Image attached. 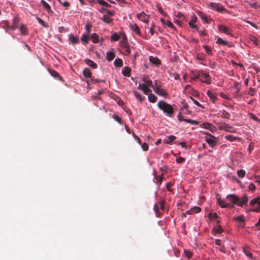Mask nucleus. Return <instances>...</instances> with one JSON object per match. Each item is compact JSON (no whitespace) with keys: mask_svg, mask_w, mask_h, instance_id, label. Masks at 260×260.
<instances>
[{"mask_svg":"<svg viewBox=\"0 0 260 260\" xmlns=\"http://www.w3.org/2000/svg\"><path fill=\"white\" fill-rule=\"evenodd\" d=\"M130 27L133 31H135L139 36H141V32L140 28L136 24H132Z\"/></svg>","mask_w":260,"mask_h":260,"instance_id":"412c9836","label":"nucleus"},{"mask_svg":"<svg viewBox=\"0 0 260 260\" xmlns=\"http://www.w3.org/2000/svg\"><path fill=\"white\" fill-rule=\"evenodd\" d=\"M37 20H38V22L43 26L45 27H48V24L42 19H41L39 17L36 18Z\"/></svg>","mask_w":260,"mask_h":260,"instance_id":"a19ab883","label":"nucleus"},{"mask_svg":"<svg viewBox=\"0 0 260 260\" xmlns=\"http://www.w3.org/2000/svg\"><path fill=\"white\" fill-rule=\"evenodd\" d=\"M112 117H113V118L115 120H116L118 123H121V118H120L118 116H117V115H116V114H114V115H113Z\"/></svg>","mask_w":260,"mask_h":260,"instance_id":"e2e57ef3","label":"nucleus"},{"mask_svg":"<svg viewBox=\"0 0 260 260\" xmlns=\"http://www.w3.org/2000/svg\"><path fill=\"white\" fill-rule=\"evenodd\" d=\"M83 74L86 78H91V72L89 68L84 69Z\"/></svg>","mask_w":260,"mask_h":260,"instance_id":"bb28decb","label":"nucleus"},{"mask_svg":"<svg viewBox=\"0 0 260 260\" xmlns=\"http://www.w3.org/2000/svg\"><path fill=\"white\" fill-rule=\"evenodd\" d=\"M221 116L222 118L229 119L231 117V115L229 112H226L225 110H223L222 111V115Z\"/></svg>","mask_w":260,"mask_h":260,"instance_id":"4c0bfd02","label":"nucleus"},{"mask_svg":"<svg viewBox=\"0 0 260 260\" xmlns=\"http://www.w3.org/2000/svg\"><path fill=\"white\" fill-rule=\"evenodd\" d=\"M137 17L138 18L143 21V22H147V21H148V16L145 14L144 12H142L139 14H138L137 15Z\"/></svg>","mask_w":260,"mask_h":260,"instance_id":"dca6fc26","label":"nucleus"},{"mask_svg":"<svg viewBox=\"0 0 260 260\" xmlns=\"http://www.w3.org/2000/svg\"><path fill=\"white\" fill-rule=\"evenodd\" d=\"M91 27V26L90 24H87L86 25V26H85V29H86V32H85V34H88V35L90 34V31Z\"/></svg>","mask_w":260,"mask_h":260,"instance_id":"338daca9","label":"nucleus"},{"mask_svg":"<svg viewBox=\"0 0 260 260\" xmlns=\"http://www.w3.org/2000/svg\"><path fill=\"white\" fill-rule=\"evenodd\" d=\"M90 39L94 43H98L99 41V36L96 34H93Z\"/></svg>","mask_w":260,"mask_h":260,"instance_id":"ea45409f","label":"nucleus"},{"mask_svg":"<svg viewBox=\"0 0 260 260\" xmlns=\"http://www.w3.org/2000/svg\"><path fill=\"white\" fill-rule=\"evenodd\" d=\"M157 107L161 110L167 116L172 117L174 114V108L170 104L164 101H160L158 102Z\"/></svg>","mask_w":260,"mask_h":260,"instance_id":"f257e3e1","label":"nucleus"},{"mask_svg":"<svg viewBox=\"0 0 260 260\" xmlns=\"http://www.w3.org/2000/svg\"><path fill=\"white\" fill-rule=\"evenodd\" d=\"M49 72L50 74L51 75V76H53V77H54L55 78H56V79L60 78V77L59 74L55 71H54L52 70H50L49 71Z\"/></svg>","mask_w":260,"mask_h":260,"instance_id":"f704fd0d","label":"nucleus"},{"mask_svg":"<svg viewBox=\"0 0 260 260\" xmlns=\"http://www.w3.org/2000/svg\"><path fill=\"white\" fill-rule=\"evenodd\" d=\"M41 3L42 4L44 9L45 10L47 13L49 14L52 13L51 7L46 1L44 0H41Z\"/></svg>","mask_w":260,"mask_h":260,"instance_id":"2eb2a0df","label":"nucleus"},{"mask_svg":"<svg viewBox=\"0 0 260 260\" xmlns=\"http://www.w3.org/2000/svg\"><path fill=\"white\" fill-rule=\"evenodd\" d=\"M226 199L233 204L232 205L234 204L238 205L239 197L237 196L234 194H229L226 196Z\"/></svg>","mask_w":260,"mask_h":260,"instance_id":"0eeeda50","label":"nucleus"},{"mask_svg":"<svg viewBox=\"0 0 260 260\" xmlns=\"http://www.w3.org/2000/svg\"><path fill=\"white\" fill-rule=\"evenodd\" d=\"M208 96L209 97L210 100L213 102H215L217 100V94L213 90H209L207 92Z\"/></svg>","mask_w":260,"mask_h":260,"instance_id":"ddd939ff","label":"nucleus"},{"mask_svg":"<svg viewBox=\"0 0 260 260\" xmlns=\"http://www.w3.org/2000/svg\"><path fill=\"white\" fill-rule=\"evenodd\" d=\"M190 81H197L198 79H200V70L199 71H192L190 72Z\"/></svg>","mask_w":260,"mask_h":260,"instance_id":"6e6552de","label":"nucleus"},{"mask_svg":"<svg viewBox=\"0 0 260 260\" xmlns=\"http://www.w3.org/2000/svg\"><path fill=\"white\" fill-rule=\"evenodd\" d=\"M89 35L84 33L83 34L81 37V41L83 42V43L86 44L88 43L89 38Z\"/></svg>","mask_w":260,"mask_h":260,"instance_id":"c85d7f7f","label":"nucleus"},{"mask_svg":"<svg viewBox=\"0 0 260 260\" xmlns=\"http://www.w3.org/2000/svg\"><path fill=\"white\" fill-rule=\"evenodd\" d=\"M218 27V30L220 32H223L230 36H233V35L232 34V30L229 27H228L223 25H219Z\"/></svg>","mask_w":260,"mask_h":260,"instance_id":"423d86ee","label":"nucleus"},{"mask_svg":"<svg viewBox=\"0 0 260 260\" xmlns=\"http://www.w3.org/2000/svg\"><path fill=\"white\" fill-rule=\"evenodd\" d=\"M150 62L156 66H158L160 64V60L156 57H153L152 56H150L149 58Z\"/></svg>","mask_w":260,"mask_h":260,"instance_id":"f3484780","label":"nucleus"},{"mask_svg":"<svg viewBox=\"0 0 260 260\" xmlns=\"http://www.w3.org/2000/svg\"><path fill=\"white\" fill-rule=\"evenodd\" d=\"M237 174L240 178H243L245 175V171L244 170H240L238 171Z\"/></svg>","mask_w":260,"mask_h":260,"instance_id":"c03bdc74","label":"nucleus"},{"mask_svg":"<svg viewBox=\"0 0 260 260\" xmlns=\"http://www.w3.org/2000/svg\"><path fill=\"white\" fill-rule=\"evenodd\" d=\"M203 48L205 49L206 52L208 54H212V49L207 45L203 46Z\"/></svg>","mask_w":260,"mask_h":260,"instance_id":"49530a36","label":"nucleus"},{"mask_svg":"<svg viewBox=\"0 0 260 260\" xmlns=\"http://www.w3.org/2000/svg\"><path fill=\"white\" fill-rule=\"evenodd\" d=\"M217 203L221 208H232L234 207V206L231 204L226 203L220 197L217 198Z\"/></svg>","mask_w":260,"mask_h":260,"instance_id":"1a4fd4ad","label":"nucleus"},{"mask_svg":"<svg viewBox=\"0 0 260 260\" xmlns=\"http://www.w3.org/2000/svg\"><path fill=\"white\" fill-rule=\"evenodd\" d=\"M106 59L108 61H111L115 57V53L113 51H109L107 53Z\"/></svg>","mask_w":260,"mask_h":260,"instance_id":"393cba45","label":"nucleus"},{"mask_svg":"<svg viewBox=\"0 0 260 260\" xmlns=\"http://www.w3.org/2000/svg\"><path fill=\"white\" fill-rule=\"evenodd\" d=\"M121 43V47L123 48H126L128 46L127 41L125 39H124L123 41H121L120 42Z\"/></svg>","mask_w":260,"mask_h":260,"instance_id":"8fccbe9b","label":"nucleus"},{"mask_svg":"<svg viewBox=\"0 0 260 260\" xmlns=\"http://www.w3.org/2000/svg\"><path fill=\"white\" fill-rule=\"evenodd\" d=\"M152 88L153 89L154 92L156 93L158 90L161 88V82L155 80Z\"/></svg>","mask_w":260,"mask_h":260,"instance_id":"aec40b11","label":"nucleus"},{"mask_svg":"<svg viewBox=\"0 0 260 260\" xmlns=\"http://www.w3.org/2000/svg\"><path fill=\"white\" fill-rule=\"evenodd\" d=\"M114 64L116 67H121L123 65V61L121 59L117 58L114 60Z\"/></svg>","mask_w":260,"mask_h":260,"instance_id":"2f4dec72","label":"nucleus"},{"mask_svg":"<svg viewBox=\"0 0 260 260\" xmlns=\"http://www.w3.org/2000/svg\"><path fill=\"white\" fill-rule=\"evenodd\" d=\"M202 82L207 84H210L211 83V77L209 75L203 70H200V79Z\"/></svg>","mask_w":260,"mask_h":260,"instance_id":"7ed1b4c3","label":"nucleus"},{"mask_svg":"<svg viewBox=\"0 0 260 260\" xmlns=\"http://www.w3.org/2000/svg\"><path fill=\"white\" fill-rule=\"evenodd\" d=\"M248 197L247 195L244 194L241 198H239L238 206L242 207L246 204L248 201Z\"/></svg>","mask_w":260,"mask_h":260,"instance_id":"9d476101","label":"nucleus"},{"mask_svg":"<svg viewBox=\"0 0 260 260\" xmlns=\"http://www.w3.org/2000/svg\"><path fill=\"white\" fill-rule=\"evenodd\" d=\"M250 205L252 207L250 209L251 211L258 212L260 211V200L258 198L252 200L250 202Z\"/></svg>","mask_w":260,"mask_h":260,"instance_id":"20e7f679","label":"nucleus"},{"mask_svg":"<svg viewBox=\"0 0 260 260\" xmlns=\"http://www.w3.org/2000/svg\"><path fill=\"white\" fill-rule=\"evenodd\" d=\"M225 138L226 140H228L230 141H231V142L234 141L238 139V137H234L231 135H226L225 136Z\"/></svg>","mask_w":260,"mask_h":260,"instance_id":"58836bf2","label":"nucleus"},{"mask_svg":"<svg viewBox=\"0 0 260 260\" xmlns=\"http://www.w3.org/2000/svg\"><path fill=\"white\" fill-rule=\"evenodd\" d=\"M156 94L163 96H167L168 95V92L166 91V90L165 89L161 88L159 90H158L156 92Z\"/></svg>","mask_w":260,"mask_h":260,"instance_id":"7c9ffc66","label":"nucleus"},{"mask_svg":"<svg viewBox=\"0 0 260 260\" xmlns=\"http://www.w3.org/2000/svg\"><path fill=\"white\" fill-rule=\"evenodd\" d=\"M218 128L220 130H223L230 133L236 132V129L234 127L225 123H220L219 124Z\"/></svg>","mask_w":260,"mask_h":260,"instance_id":"39448f33","label":"nucleus"},{"mask_svg":"<svg viewBox=\"0 0 260 260\" xmlns=\"http://www.w3.org/2000/svg\"><path fill=\"white\" fill-rule=\"evenodd\" d=\"M98 2L100 5L106 6V7H108L110 6L109 4H108L106 2H105L104 0H98Z\"/></svg>","mask_w":260,"mask_h":260,"instance_id":"13d9d810","label":"nucleus"},{"mask_svg":"<svg viewBox=\"0 0 260 260\" xmlns=\"http://www.w3.org/2000/svg\"><path fill=\"white\" fill-rule=\"evenodd\" d=\"M216 43L220 45H227L228 42L220 38H218Z\"/></svg>","mask_w":260,"mask_h":260,"instance_id":"79ce46f5","label":"nucleus"},{"mask_svg":"<svg viewBox=\"0 0 260 260\" xmlns=\"http://www.w3.org/2000/svg\"><path fill=\"white\" fill-rule=\"evenodd\" d=\"M69 39L73 44H77L79 42V40L78 38L74 36L72 34H70L69 35Z\"/></svg>","mask_w":260,"mask_h":260,"instance_id":"6ab92c4d","label":"nucleus"},{"mask_svg":"<svg viewBox=\"0 0 260 260\" xmlns=\"http://www.w3.org/2000/svg\"><path fill=\"white\" fill-rule=\"evenodd\" d=\"M184 253L188 259L192 256V253L189 250H184Z\"/></svg>","mask_w":260,"mask_h":260,"instance_id":"864d4df0","label":"nucleus"},{"mask_svg":"<svg viewBox=\"0 0 260 260\" xmlns=\"http://www.w3.org/2000/svg\"><path fill=\"white\" fill-rule=\"evenodd\" d=\"M197 14L205 23H209L212 20V19L209 18L207 15L201 11H198Z\"/></svg>","mask_w":260,"mask_h":260,"instance_id":"9b49d317","label":"nucleus"},{"mask_svg":"<svg viewBox=\"0 0 260 260\" xmlns=\"http://www.w3.org/2000/svg\"><path fill=\"white\" fill-rule=\"evenodd\" d=\"M250 41L253 42L254 45L256 46L258 45V40L255 37L252 36L250 37Z\"/></svg>","mask_w":260,"mask_h":260,"instance_id":"09e8293b","label":"nucleus"},{"mask_svg":"<svg viewBox=\"0 0 260 260\" xmlns=\"http://www.w3.org/2000/svg\"><path fill=\"white\" fill-rule=\"evenodd\" d=\"M123 51H124V54L125 55H128L130 54L131 53V50H130V49L129 48V47H127L126 48H123Z\"/></svg>","mask_w":260,"mask_h":260,"instance_id":"4d7b16f0","label":"nucleus"},{"mask_svg":"<svg viewBox=\"0 0 260 260\" xmlns=\"http://www.w3.org/2000/svg\"><path fill=\"white\" fill-rule=\"evenodd\" d=\"M213 231L214 232L215 234H220L223 232V229L220 226H218L217 227H214L213 229Z\"/></svg>","mask_w":260,"mask_h":260,"instance_id":"e433bc0d","label":"nucleus"},{"mask_svg":"<svg viewBox=\"0 0 260 260\" xmlns=\"http://www.w3.org/2000/svg\"><path fill=\"white\" fill-rule=\"evenodd\" d=\"M141 145L144 151H146L148 150V146L146 143L144 142L143 144H141Z\"/></svg>","mask_w":260,"mask_h":260,"instance_id":"052dcab7","label":"nucleus"},{"mask_svg":"<svg viewBox=\"0 0 260 260\" xmlns=\"http://www.w3.org/2000/svg\"><path fill=\"white\" fill-rule=\"evenodd\" d=\"M208 216L211 218H213L214 219H217L218 218V216L217 213L214 212L213 213H209Z\"/></svg>","mask_w":260,"mask_h":260,"instance_id":"5fc2aeb1","label":"nucleus"},{"mask_svg":"<svg viewBox=\"0 0 260 260\" xmlns=\"http://www.w3.org/2000/svg\"><path fill=\"white\" fill-rule=\"evenodd\" d=\"M235 220L239 222V226H243L244 225V216L243 215H240L235 218Z\"/></svg>","mask_w":260,"mask_h":260,"instance_id":"a878e982","label":"nucleus"},{"mask_svg":"<svg viewBox=\"0 0 260 260\" xmlns=\"http://www.w3.org/2000/svg\"><path fill=\"white\" fill-rule=\"evenodd\" d=\"M103 11H105L108 15L111 16H113L114 14V12L113 11L109 10L103 9Z\"/></svg>","mask_w":260,"mask_h":260,"instance_id":"0e129e2a","label":"nucleus"},{"mask_svg":"<svg viewBox=\"0 0 260 260\" xmlns=\"http://www.w3.org/2000/svg\"><path fill=\"white\" fill-rule=\"evenodd\" d=\"M190 99L191 100V101L193 102V103L195 105H196L197 106H198L199 107L203 108L202 105L201 104H200V103L198 101H197L196 100L194 99L193 98H192L191 97L190 98Z\"/></svg>","mask_w":260,"mask_h":260,"instance_id":"bf43d9fd","label":"nucleus"},{"mask_svg":"<svg viewBox=\"0 0 260 260\" xmlns=\"http://www.w3.org/2000/svg\"><path fill=\"white\" fill-rule=\"evenodd\" d=\"M138 89L142 90L145 94H148L149 93L151 92V89H149L144 83H140L138 87Z\"/></svg>","mask_w":260,"mask_h":260,"instance_id":"f8f14e48","label":"nucleus"},{"mask_svg":"<svg viewBox=\"0 0 260 260\" xmlns=\"http://www.w3.org/2000/svg\"><path fill=\"white\" fill-rule=\"evenodd\" d=\"M201 211V208L199 207H194L190 210L186 211V213L188 214H192L194 213H197Z\"/></svg>","mask_w":260,"mask_h":260,"instance_id":"a211bd4d","label":"nucleus"},{"mask_svg":"<svg viewBox=\"0 0 260 260\" xmlns=\"http://www.w3.org/2000/svg\"><path fill=\"white\" fill-rule=\"evenodd\" d=\"M102 20L107 24L112 23V19L107 15H104Z\"/></svg>","mask_w":260,"mask_h":260,"instance_id":"c756f323","label":"nucleus"},{"mask_svg":"<svg viewBox=\"0 0 260 260\" xmlns=\"http://www.w3.org/2000/svg\"><path fill=\"white\" fill-rule=\"evenodd\" d=\"M208 6L213 10H216L219 13H223L226 11L224 7L219 3L211 2L209 4Z\"/></svg>","mask_w":260,"mask_h":260,"instance_id":"f03ea898","label":"nucleus"},{"mask_svg":"<svg viewBox=\"0 0 260 260\" xmlns=\"http://www.w3.org/2000/svg\"><path fill=\"white\" fill-rule=\"evenodd\" d=\"M185 161V158L182 157H177L176 159V161L178 164L182 163Z\"/></svg>","mask_w":260,"mask_h":260,"instance_id":"680f3d73","label":"nucleus"},{"mask_svg":"<svg viewBox=\"0 0 260 260\" xmlns=\"http://www.w3.org/2000/svg\"><path fill=\"white\" fill-rule=\"evenodd\" d=\"M149 101L151 103H155L157 100V98L152 93H150L148 96Z\"/></svg>","mask_w":260,"mask_h":260,"instance_id":"473e14b6","label":"nucleus"},{"mask_svg":"<svg viewBox=\"0 0 260 260\" xmlns=\"http://www.w3.org/2000/svg\"><path fill=\"white\" fill-rule=\"evenodd\" d=\"M210 136L212 138H206V141L211 147H213L216 144V138L211 135Z\"/></svg>","mask_w":260,"mask_h":260,"instance_id":"4468645a","label":"nucleus"},{"mask_svg":"<svg viewBox=\"0 0 260 260\" xmlns=\"http://www.w3.org/2000/svg\"><path fill=\"white\" fill-rule=\"evenodd\" d=\"M111 40L114 41H117L119 39V36L117 33H114L111 36Z\"/></svg>","mask_w":260,"mask_h":260,"instance_id":"de8ad7c7","label":"nucleus"},{"mask_svg":"<svg viewBox=\"0 0 260 260\" xmlns=\"http://www.w3.org/2000/svg\"><path fill=\"white\" fill-rule=\"evenodd\" d=\"M176 137L173 135H171L167 137L164 140V142L166 144H171L172 142L175 140Z\"/></svg>","mask_w":260,"mask_h":260,"instance_id":"4be33fe9","label":"nucleus"},{"mask_svg":"<svg viewBox=\"0 0 260 260\" xmlns=\"http://www.w3.org/2000/svg\"><path fill=\"white\" fill-rule=\"evenodd\" d=\"M255 90L254 88H249V91L248 92V94L250 96H254L255 94Z\"/></svg>","mask_w":260,"mask_h":260,"instance_id":"774afa93","label":"nucleus"},{"mask_svg":"<svg viewBox=\"0 0 260 260\" xmlns=\"http://www.w3.org/2000/svg\"><path fill=\"white\" fill-rule=\"evenodd\" d=\"M134 94L137 99L139 100L141 103H142L145 99V97L142 96L141 94L136 91H134Z\"/></svg>","mask_w":260,"mask_h":260,"instance_id":"cd10ccee","label":"nucleus"},{"mask_svg":"<svg viewBox=\"0 0 260 260\" xmlns=\"http://www.w3.org/2000/svg\"><path fill=\"white\" fill-rule=\"evenodd\" d=\"M144 81L145 82V84L147 87L150 86L153 88V86L154 85L153 84L152 81L151 80H145Z\"/></svg>","mask_w":260,"mask_h":260,"instance_id":"69168bd1","label":"nucleus"},{"mask_svg":"<svg viewBox=\"0 0 260 260\" xmlns=\"http://www.w3.org/2000/svg\"><path fill=\"white\" fill-rule=\"evenodd\" d=\"M164 26H167L170 28L175 29V27H174L173 23L170 20H166V23Z\"/></svg>","mask_w":260,"mask_h":260,"instance_id":"a18cd8bd","label":"nucleus"},{"mask_svg":"<svg viewBox=\"0 0 260 260\" xmlns=\"http://www.w3.org/2000/svg\"><path fill=\"white\" fill-rule=\"evenodd\" d=\"M243 252L249 257L252 258V253L247 250L245 248H244L243 249Z\"/></svg>","mask_w":260,"mask_h":260,"instance_id":"3c124183","label":"nucleus"},{"mask_svg":"<svg viewBox=\"0 0 260 260\" xmlns=\"http://www.w3.org/2000/svg\"><path fill=\"white\" fill-rule=\"evenodd\" d=\"M195 20L192 19L188 23L189 26L192 28H194L196 29H198V27L196 25L193 24V22H194Z\"/></svg>","mask_w":260,"mask_h":260,"instance_id":"603ef678","label":"nucleus"},{"mask_svg":"<svg viewBox=\"0 0 260 260\" xmlns=\"http://www.w3.org/2000/svg\"><path fill=\"white\" fill-rule=\"evenodd\" d=\"M84 62L89 67H91L93 69L97 68V64L93 62L92 60L89 59H85L84 60Z\"/></svg>","mask_w":260,"mask_h":260,"instance_id":"5701e85b","label":"nucleus"},{"mask_svg":"<svg viewBox=\"0 0 260 260\" xmlns=\"http://www.w3.org/2000/svg\"><path fill=\"white\" fill-rule=\"evenodd\" d=\"M131 69L128 67H125L123 70L122 73L123 75V76L125 77H129L131 75Z\"/></svg>","mask_w":260,"mask_h":260,"instance_id":"b1692460","label":"nucleus"},{"mask_svg":"<svg viewBox=\"0 0 260 260\" xmlns=\"http://www.w3.org/2000/svg\"><path fill=\"white\" fill-rule=\"evenodd\" d=\"M183 121L187 123H189L191 124L198 125L199 123V122L197 121L192 120L190 119H183Z\"/></svg>","mask_w":260,"mask_h":260,"instance_id":"37998d69","label":"nucleus"},{"mask_svg":"<svg viewBox=\"0 0 260 260\" xmlns=\"http://www.w3.org/2000/svg\"><path fill=\"white\" fill-rule=\"evenodd\" d=\"M18 18H14L13 20V23L12 25L11 26L10 28L12 29H15L18 27Z\"/></svg>","mask_w":260,"mask_h":260,"instance_id":"c9c22d12","label":"nucleus"},{"mask_svg":"<svg viewBox=\"0 0 260 260\" xmlns=\"http://www.w3.org/2000/svg\"><path fill=\"white\" fill-rule=\"evenodd\" d=\"M154 175H155V178L156 179V183L159 186L162 183V179H163V174H162L161 176H156L155 174H154Z\"/></svg>","mask_w":260,"mask_h":260,"instance_id":"72a5a7b5","label":"nucleus"},{"mask_svg":"<svg viewBox=\"0 0 260 260\" xmlns=\"http://www.w3.org/2000/svg\"><path fill=\"white\" fill-rule=\"evenodd\" d=\"M156 7L158 10V11L162 14L164 16H167V14L163 11L162 9L161 8V7L159 5H157L156 6Z\"/></svg>","mask_w":260,"mask_h":260,"instance_id":"6e6d98bb","label":"nucleus"}]
</instances>
